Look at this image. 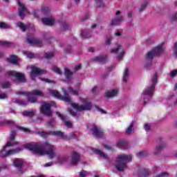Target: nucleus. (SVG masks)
<instances>
[{
	"instance_id": "9d476101",
	"label": "nucleus",
	"mask_w": 177,
	"mask_h": 177,
	"mask_svg": "<svg viewBox=\"0 0 177 177\" xmlns=\"http://www.w3.org/2000/svg\"><path fill=\"white\" fill-rule=\"evenodd\" d=\"M50 135H53L54 136H58V138H61V139H63L64 140H67V139H75L77 138V135L74 133H71L69 134V136L67 137L64 133L62 131H51L49 133Z\"/></svg>"
},
{
	"instance_id": "79ce46f5",
	"label": "nucleus",
	"mask_w": 177,
	"mask_h": 177,
	"mask_svg": "<svg viewBox=\"0 0 177 177\" xmlns=\"http://www.w3.org/2000/svg\"><path fill=\"white\" fill-rule=\"evenodd\" d=\"M81 35L82 38H89V34H88V32L85 30H82L81 32Z\"/></svg>"
},
{
	"instance_id": "9b49d317",
	"label": "nucleus",
	"mask_w": 177,
	"mask_h": 177,
	"mask_svg": "<svg viewBox=\"0 0 177 177\" xmlns=\"http://www.w3.org/2000/svg\"><path fill=\"white\" fill-rule=\"evenodd\" d=\"M41 74H43V71L39 68H37L35 66H31L30 78L32 80H35V77Z\"/></svg>"
},
{
	"instance_id": "7c9ffc66",
	"label": "nucleus",
	"mask_w": 177,
	"mask_h": 177,
	"mask_svg": "<svg viewBox=\"0 0 177 177\" xmlns=\"http://www.w3.org/2000/svg\"><path fill=\"white\" fill-rule=\"evenodd\" d=\"M23 54L25 56H26V57H28L29 59H33V57H35V56L34 55V54H32V53L29 52L28 50H24Z\"/></svg>"
},
{
	"instance_id": "c9c22d12",
	"label": "nucleus",
	"mask_w": 177,
	"mask_h": 177,
	"mask_svg": "<svg viewBox=\"0 0 177 177\" xmlns=\"http://www.w3.org/2000/svg\"><path fill=\"white\" fill-rule=\"evenodd\" d=\"M118 146L120 147V149H126L125 147L127 146V142L124 141H119L118 142Z\"/></svg>"
},
{
	"instance_id": "b1692460",
	"label": "nucleus",
	"mask_w": 177,
	"mask_h": 177,
	"mask_svg": "<svg viewBox=\"0 0 177 177\" xmlns=\"http://www.w3.org/2000/svg\"><path fill=\"white\" fill-rule=\"evenodd\" d=\"M118 94V89H113L112 91H109L105 93L106 97H114V96Z\"/></svg>"
},
{
	"instance_id": "4c0bfd02",
	"label": "nucleus",
	"mask_w": 177,
	"mask_h": 177,
	"mask_svg": "<svg viewBox=\"0 0 177 177\" xmlns=\"http://www.w3.org/2000/svg\"><path fill=\"white\" fill-rule=\"evenodd\" d=\"M55 125L56 124L55 123V120H51L47 122V127L48 128H53V127H55Z\"/></svg>"
},
{
	"instance_id": "3c124183",
	"label": "nucleus",
	"mask_w": 177,
	"mask_h": 177,
	"mask_svg": "<svg viewBox=\"0 0 177 177\" xmlns=\"http://www.w3.org/2000/svg\"><path fill=\"white\" fill-rule=\"evenodd\" d=\"M144 128L147 132L148 131H150V128H151L150 124H145L144 126Z\"/></svg>"
},
{
	"instance_id": "680f3d73",
	"label": "nucleus",
	"mask_w": 177,
	"mask_h": 177,
	"mask_svg": "<svg viewBox=\"0 0 177 177\" xmlns=\"http://www.w3.org/2000/svg\"><path fill=\"white\" fill-rule=\"evenodd\" d=\"M171 20H173L174 21L177 20V13L171 17Z\"/></svg>"
},
{
	"instance_id": "bb28decb",
	"label": "nucleus",
	"mask_w": 177,
	"mask_h": 177,
	"mask_svg": "<svg viewBox=\"0 0 177 177\" xmlns=\"http://www.w3.org/2000/svg\"><path fill=\"white\" fill-rule=\"evenodd\" d=\"M167 145H165V144H160L159 145H158L154 151V154L155 156H157L160 153V151H161V150H162V149H165V147H166Z\"/></svg>"
},
{
	"instance_id": "e433bc0d",
	"label": "nucleus",
	"mask_w": 177,
	"mask_h": 177,
	"mask_svg": "<svg viewBox=\"0 0 177 177\" xmlns=\"http://www.w3.org/2000/svg\"><path fill=\"white\" fill-rule=\"evenodd\" d=\"M147 8V2L143 3L138 9V12H143Z\"/></svg>"
},
{
	"instance_id": "6ab92c4d",
	"label": "nucleus",
	"mask_w": 177,
	"mask_h": 177,
	"mask_svg": "<svg viewBox=\"0 0 177 177\" xmlns=\"http://www.w3.org/2000/svg\"><path fill=\"white\" fill-rule=\"evenodd\" d=\"M27 41L30 45H42V41L35 37H28Z\"/></svg>"
},
{
	"instance_id": "e2e57ef3",
	"label": "nucleus",
	"mask_w": 177,
	"mask_h": 177,
	"mask_svg": "<svg viewBox=\"0 0 177 177\" xmlns=\"http://www.w3.org/2000/svg\"><path fill=\"white\" fill-rule=\"evenodd\" d=\"M69 113L71 115H73V116L77 115V113H75V112H73V110H69Z\"/></svg>"
},
{
	"instance_id": "4468645a",
	"label": "nucleus",
	"mask_w": 177,
	"mask_h": 177,
	"mask_svg": "<svg viewBox=\"0 0 177 177\" xmlns=\"http://www.w3.org/2000/svg\"><path fill=\"white\" fill-rule=\"evenodd\" d=\"M41 21L43 23L44 26H53L55 23H56V21L54 17H46V18H41Z\"/></svg>"
},
{
	"instance_id": "a878e982",
	"label": "nucleus",
	"mask_w": 177,
	"mask_h": 177,
	"mask_svg": "<svg viewBox=\"0 0 177 177\" xmlns=\"http://www.w3.org/2000/svg\"><path fill=\"white\" fill-rule=\"evenodd\" d=\"M91 150H92V151L95 153V154H97L98 156H100V157H102L103 158H104V160H107V158H109L107 155H106L105 153H103V151H102L99 149H96L95 148H93V149H91Z\"/></svg>"
},
{
	"instance_id": "4d7b16f0",
	"label": "nucleus",
	"mask_w": 177,
	"mask_h": 177,
	"mask_svg": "<svg viewBox=\"0 0 177 177\" xmlns=\"http://www.w3.org/2000/svg\"><path fill=\"white\" fill-rule=\"evenodd\" d=\"M52 165H53V162H47V163L44 164V167H52Z\"/></svg>"
},
{
	"instance_id": "0eeeda50",
	"label": "nucleus",
	"mask_w": 177,
	"mask_h": 177,
	"mask_svg": "<svg viewBox=\"0 0 177 177\" xmlns=\"http://www.w3.org/2000/svg\"><path fill=\"white\" fill-rule=\"evenodd\" d=\"M19 95H26L28 97V100L30 103H35L37 102L36 97H32V96H44V92L41 90H34L32 92H21Z\"/></svg>"
},
{
	"instance_id": "39448f33",
	"label": "nucleus",
	"mask_w": 177,
	"mask_h": 177,
	"mask_svg": "<svg viewBox=\"0 0 177 177\" xmlns=\"http://www.w3.org/2000/svg\"><path fill=\"white\" fill-rule=\"evenodd\" d=\"M79 104L77 103H71V106L76 110V111H88L92 109V104L89 99L85 97H79Z\"/></svg>"
},
{
	"instance_id": "2f4dec72",
	"label": "nucleus",
	"mask_w": 177,
	"mask_h": 177,
	"mask_svg": "<svg viewBox=\"0 0 177 177\" xmlns=\"http://www.w3.org/2000/svg\"><path fill=\"white\" fill-rule=\"evenodd\" d=\"M35 114V111H26L23 113V115L26 117H32Z\"/></svg>"
},
{
	"instance_id": "ddd939ff",
	"label": "nucleus",
	"mask_w": 177,
	"mask_h": 177,
	"mask_svg": "<svg viewBox=\"0 0 177 177\" xmlns=\"http://www.w3.org/2000/svg\"><path fill=\"white\" fill-rule=\"evenodd\" d=\"M64 75L66 78V82L68 84H73L74 82V79L73 78V72H71L68 68H66L64 69Z\"/></svg>"
},
{
	"instance_id": "ea45409f",
	"label": "nucleus",
	"mask_w": 177,
	"mask_h": 177,
	"mask_svg": "<svg viewBox=\"0 0 177 177\" xmlns=\"http://www.w3.org/2000/svg\"><path fill=\"white\" fill-rule=\"evenodd\" d=\"M173 50H174V56L175 57H177V42L174 43V47H173Z\"/></svg>"
},
{
	"instance_id": "aec40b11",
	"label": "nucleus",
	"mask_w": 177,
	"mask_h": 177,
	"mask_svg": "<svg viewBox=\"0 0 177 177\" xmlns=\"http://www.w3.org/2000/svg\"><path fill=\"white\" fill-rule=\"evenodd\" d=\"M92 132L94 136L96 138H102V136H103V132L100 131V129H99V128H97L96 126L93 127Z\"/></svg>"
},
{
	"instance_id": "2eb2a0df",
	"label": "nucleus",
	"mask_w": 177,
	"mask_h": 177,
	"mask_svg": "<svg viewBox=\"0 0 177 177\" xmlns=\"http://www.w3.org/2000/svg\"><path fill=\"white\" fill-rule=\"evenodd\" d=\"M122 21H124V17H119L118 18H113V19H111L109 26H111V27H114L115 26H120V24H121V23H122Z\"/></svg>"
},
{
	"instance_id": "0e129e2a",
	"label": "nucleus",
	"mask_w": 177,
	"mask_h": 177,
	"mask_svg": "<svg viewBox=\"0 0 177 177\" xmlns=\"http://www.w3.org/2000/svg\"><path fill=\"white\" fill-rule=\"evenodd\" d=\"M75 68L76 71H78V70H81V65L80 64L77 65Z\"/></svg>"
},
{
	"instance_id": "c756f323",
	"label": "nucleus",
	"mask_w": 177,
	"mask_h": 177,
	"mask_svg": "<svg viewBox=\"0 0 177 177\" xmlns=\"http://www.w3.org/2000/svg\"><path fill=\"white\" fill-rule=\"evenodd\" d=\"M154 56H157V55H156V53L152 50L148 52V53L146 55V59L147 60H153V58L154 57Z\"/></svg>"
},
{
	"instance_id": "a18cd8bd",
	"label": "nucleus",
	"mask_w": 177,
	"mask_h": 177,
	"mask_svg": "<svg viewBox=\"0 0 177 177\" xmlns=\"http://www.w3.org/2000/svg\"><path fill=\"white\" fill-rule=\"evenodd\" d=\"M0 28H9V24L3 22H0Z\"/></svg>"
},
{
	"instance_id": "6e6d98bb",
	"label": "nucleus",
	"mask_w": 177,
	"mask_h": 177,
	"mask_svg": "<svg viewBox=\"0 0 177 177\" xmlns=\"http://www.w3.org/2000/svg\"><path fill=\"white\" fill-rule=\"evenodd\" d=\"M62 30H67V28H68V25L67 24H64L62 26Z\"/></svg>"
},
{
	"instance_id": "7ed1b4c3",
	"label": "nucleus",
	"mask_w": 177,
	"mask_h": 177,
	"mask_svg": "<svg viewBox=\"0 0 177 177\" xmlns=\"http://www.w3.org/2000/svg\"><path fill=\"white\" fill-rule=\"evenodd\" d=\"M62 91L64 93V95H61L57 91H53L52 89H49V93L51 95V96H53L54 97H56L57 99H61L62 100H64V102H66V103H71V97L68 95V93H71L72 95H74L75 96H77L80 94V89H74L73 88H69L68 89V91H66L64 88H62Z\"/></svg>"
},
{
	"instance_id": "5701e85b",
	"label": "nucleus",
	"mask_w": 177,
	"mask_h": 177,
	"mask_svg": "<svg viewBox=\"0 0 177 177\" xmlns=\"http://www.w3.org/2000/svg\"><path fill=\"white\" fill-rule=\"evenodd\" d=\"M70 157L68 156H58L57 162L58 164H64L65 162H68Z\"/></svg>"
},
{
	"instance_id": "6e6552de",
	"label": "nucleus",
	"mask_w": 177,
	"mask_h": 177,
	"mask_svg": "<svg viewBox=\"0 0 177 177\" xmlns=\"http://www.w3.org/2000/svg\"><path fill=\"white\" fill-rule=\"evenodd\" d=\"M109 53L118 54V60H122V59H124V56H125L124 46L120 43H116L115 47L111 48L109 50Z\"/></svg>"
},
{
	"instance_id": "f03ea898",
	"label": "nucleus",
	"mask_w": 177,
	"mask_h": 177,
	"mask_svg": "<svg viewBox=\"0 0 177 177\" xmlns=\"http://www.w3.org/2000/svg\"><path fill=\"white\" fill-rule=\"evenodd\" d=\"M16 131H11L10 134L9 141L6 143V146L0 151V158H5V157H9V156H13V154H17L22 151L23 147H19L16 149H8V147L12 146H16L19 145V142H13L16 138Z\"/></svg>"
},
{
	"instance_id": "864d4df0",
	"label": "nucleus",
	"mask_w": 177,
	"mask_h": 177,
	"mask_svg": "<svg viewBox=\"0 0 177 177\" xmlns=\"http://www.w3.org/2000/svg\"><path fill=\"white\" fill-rule=\"evenodd\" d=\"M8 95L5 93H0V99H6Z\"/></svg>"
},
{
	"instance_id": "1a4fd4ad",
	"label": "nucleus",
	"mask_w": 177,
	"mask_h": 177,
	"mask_svg": "<svg viewBox=\"0 0 177 177\" xmlns=\"http://www.w3.org/2000/svg\"><path fill=\"white\" fill-rule=\"evenodd\" d=\"M52 106L56 107V103L54 102H51L50 103L43 102L40 108L41 113L47 117H50L52 115V111L50 110Z\"/></svg>"
},
{
	"instance_id": "dca6fc26",
	"label": "nucleus",
	"mask_w": 177,
	"mask_h": 177,
	"mask_svg": "<svg viewBox=\"0 0 177 177\" xmlns=\"http://www.w3.org/2000/svg\"><path fill=\"white\" fill-rule=\"evenodd\" d=\"M80 161V153L74 151L71 153V164L73 165H77Z\"/></svg>"
},
{
	"instance_id": "338daca9",
	"label": "nucleus",
	"mask_w": 177,
	"mask_h": 177,
	"mask_svg": "<svg viewBox=\"0 0 177 177\" xmlns=\"http://www.w3.org/2000/svg\"><path fill=\"white\" fill-rule=\"evenodd\" d=\"M145 156V152H140L138 153V157H143Z\"/></svg>"
},
{
	"instance_id": "4be33fe9",
	"label": "nucleus",
	"mask_w": 177,
	"mask_h": 177,
	"mask_svg": "<svg viewBox=\"0 0 177 177\" xmlns=\"http://www.w3.org/2000/svg\"><path fill=\"white\" fill-rule=\"evenodd\" d=\"M24 164V160L22 159L15 158L13 160V165L15 168H21Z\"/></svg>"
},
{
	"instance_id": "13d9d810",
	"label": "nucleus",
	"mask_w": 177,
	"mask_h": 177,
	"mask_svg": "<svg viewBox=\"0 0 177 177\" xmlns=\"http://www.w3.org/2000/svg\"><path fill=\"white\" fill-rule=\"evenodd\" d=\"M175 99V95L174 94H170L169 96L168 97L169 100H174Z\"/></svg>"
},
{
	"instance_id": "5fc2aeb1",
	"label": "nucleus",
	"mask_w": 177,
	"mask_h": 177,
	"mask_svg": "<svg viewBox=\"0 0 177 177\" xmlns=\"http://www.w3.org/2000/svg\"><path fill=\"white\" fill-rule=\"evenodd\" d=\"M49 10V9H48V8L46 7H43L41 8V12L42 13H44V15H46V12H48V11Z\"/></svg>"
},
{
	"instance_id": "09e8293b",
	"label": "nucleus",
	"mask_w": 177,
	"mask_h": 177,
	"mask_svg": "<svg viewBox=\"0 0 177 177\" xmlns=\"http://www.w3.org/2000/svg\"><path fill=\"white\" fill-rule=\"evenodd\" d=\"M104 149H106V150H110L111 151H113V150H114L113 147H111V146H110L109 145H104Z\"/></svg>"
},
{
	"instance_id": "69168bd1",
	"label": "nucleus",
	"mask_w": 177,
	"mask_h": 177,
	"mask_svg": "<svg viewBox=\"0 0 177 177\" xmlns=\"http://www.w3.org/2000/svg\"><path fill=\"white\" fill-rule=\"evenodd\" d=\"M41 81H44V82H52L51 80H48V79H41Z\"/></svg>"
},
{
	"instance_id": "f3484780",
	"label": "nucleus",
	"mask_w": 177,
	"mask_h": 177,
	"mask_svg": "<svg viewBox=\"0 0 177 177\" xmlns=\"http://www.w3.org/2000/svg\"><path fill=\"white\" fill-rule=\"evenodd\" d=\"M18 5L19 6V13L20 17L23 18L27 15V8L24 6L23 3H21L20 1H18Z\"/></svg>"
},
{
	"instance_id": "423d86ee",
	"label": "nucleus",
	"mask_w": 177,
	"mask_h": 177,
	"mask_svg": "<svg viewBox=\"0 0 177 177\" xmlns=\"http://www.w3.org/2000/svg\"><path fill=\"white\" fill-rule=\"evenodd\" d=\"M132 161V155H120L117 157L115 167L118 171H122L127 169V162Z\"/></svg>"
},
{
	"instance_id": "49530a36",
	"label": "nucleus",
	"mask_w": 177,
	"mask_h": 177,
	"mask_svg": "<svg viewBox=\"0 0 177 177\" xmlns=\"http://www.w3.org/2000/svg\"><path fill=\"white\" fill-rule=\"evenodd\" d=\"M170 77L172 78L176 77L177 75V70L171 71L169 73Z\"/></svg>"
},
{
	"instance_id": "412c9836",
	"label": "nucleus",
	"mask_w": 177,
	"mask_h": 177,
	"mask_svg": "<svg viewBox=\"0 0 177 177\" xmlns=\"http://www.w3.org/2000/svg\"><path fill=\"white\" fill-rule=\"evenodd\" d=\"M56 114L58 117H59V118H61V120H62V121H64V125L66 127H68V128H71L73 123L70 121H66V116L60 114L59 112H57Z\"/></svg>"
},
{
	"instance_id": "f8f14e48",
	"label": "nucleus",
	"mask_w": 177,
	"mask_h": 177,
	"mask_svg": "<svg viewBox=\"0 0 177 177\" xmlns=\"http://www.w3.org/2000/svg\"><path fill=\"white\" fill-rule=\"evenodd\" d=\"M8 75L15 77L19 82H24V75L21 73H19L16 71H9L8 72Z\"/></svg>"
},
{
	"instance_id": "c03bdc74",
	"label": "nucleus",
	"mask_w": 177,
	"mask_h": 177,
	"mask_svg": "<svg viewBox=\"0 0 177 177\" xmlns=\"http://www.w3.org/2000/svg\"><path fill=\"white\" fill-rule=\"evenodd\" d=\"M53 71L57 74H59V75L62 74V71L60 70V68H57V66H53Z\"/></svg>"
},
{
	"instance_id": "f704fd0d",
	"label": "nucleus",
	"mask_w": 177,
	"mask_h": 177,
	"mask_svg": "<svg viewBox=\"0 0 177 177\" xmlns=\"http://www.w3.org/2000/svg\"><path fill=\"white\" fill-rule=\"evenodd\" d=\"M17 26L18 27H19V28H21V30L22 31H24L25 30H27V26L26 25H24V24L21 23V22H18L17 24Z\"/></svg>"
},
{
	"instance_id": "de8ad7c7",
	"label": "nucleus",
	"mask_w": 177,
	"mask_h": 177,
	"mask_svg": "<svg viewBox=\"0 0 177 177\" xmlns=\"http://www.w3.org/2000/svg\"><path fill=\"white\" fill-rule=\"evenodd\" d=\"M19 129H21V131H24V132H26V133H30V132H31V131L27 128H24V127H19Z\"/></svg>"
},
{
	"instance_id": "72a5a7b5",
	"label": "nucleus",
	"mask_w": 177,
	"mask_h": 177,
	"mask_svg": "<svg viewBox=\"0 0 177 177\" xmlns=\"http://www.w3.org/2000/svg\"><path fill=\"white\" fill-rule=\"evenodd\" d=\"M15 122L13 120H6L4 122H0V125H13Z\"/></svg>"
},
{
	"instance_id": "37998d69",
	"label": "nucleus",
	"mask_w": 177,
	"mask_h": 177,
	"mask_svg": "<svg viewBox=\"0 0 177 177\" xmlns=\"http://www.w3.org/2000/svg\"><path fill=\"white\" fill-rule=\"evenodd\" d=\"M95 2L98 8H102V6H104V4L103 3V1H102V0H95Z\"/></svg>"
},
{
	"instance_id": "8fccbe9b",
	"label": "nucleus",
	"mask_w": 177,
	"mask_h": 177,
	"mask_svg": "<svg viewBox=\"0 0 177 177\" xmlns=\"http://www.w3.org/2000/svg\"><path fill=\"white\" fill-rule=\"evenodd\" d=\"M111 37H109L108 39H106V40L105 41V45L109 46V45H111Z\"/></svg>"
},
{
	"instance_id": "cd10ccee",
	"label": "nucleus",
	"mask_w": 177,
	"mask_h": 177,
	"mask_svg": "<svg viewBox=\"0 0 177 177\" xmlns=\"http://www.w3.org/2000/svg\"><path fill=\"white\" fill-rule=\"evenodd\" d=\"M129 78V70L128 68H126L123 73L122 81L123 82H127Z\"/></svg>"
},
{
	"instance_id": "bf43d9fd",
	"label": "nucleus",
	"mask_w": 177,
	"mask_h": 177,
	"mask_svg": "<svg viewBox=\"0 0 177 177\" xmlns=\"http://www.w3.org/2000/svg\"><path fill=\"white\" fill-rule=\"evenodd\" d=\"M161 176H169V173H168V172H163V173H162V174L159 176V177H161Z\"/></svg>"
},
{
	"instance_id": "393cba45",
	"label": "nucleus",
	"mask_w": 177,
	"mask_h": 177,
	"mask_svg": "<svg viewBox=\"0 0 177 177\" xmlns=\"http://www.w3.org/2000/svg\"><path fill=\"white\" fill-rule=\"evenodd\" d=\"M106 60H107V56L106 55H100L93 58V61L97 62V63H104Z\"/></svg>"
},
{
	"instance_id": "473e14b6",
	"label": "nucleus",
	"mask_w": 177,
	"mask_h": 177,
	"mask_svg": "<svg viewBox=\"0 0 177 177\" xmlns=\"http://www.w3.org/2000/svg\"><path fill=\"white\" fill-rule=\"evenodd\" d=\"M132 128H133V123L131 122L126 129V133L127 135H130V133H132Z\"/></svg>"
},
{
	"instance_id": "c85d7f7f",
	"label": "nucleus",
	"mask_w": 177,
	"mask_h": 177,
	"mask_svg": "<svg viewBox=\"0 0 177 177\" xmlns=\"http://www.w3.org/2000/svg\"><path fill=\"white\" fill-rule=\"evenodd\" d=\"M7 62L11 64H16V63H17V57L11 55L9 58L7 59Z\"/></svg>"
},
{
	"instance_id": "20e7f679",
	"label": "nucleus",
	"mask_w": 177,
	"mask_h": 177,
	"mask_svg": "<svg viewBox=\"0 0 177 177\" xmlns=\"http://www.w3.org/2000/svg\"><path fill=\"white\" fill-rule=\"evenodd\" d=\"M158 76L155 73L151 80V84L150 87L146 88L141 94V100H143L144 104L149 103L151 96H153V91H154V86L157 84Z\"/></svg>"
},
{
	"instance_id": "774afa93",
	"label": "nucleus",
	"mask_w": 177,
	"mask_h": 177,
	"mask_svg": "<svg viewBox=\"0 0 177 177\" xmlns=\"http://www.w3.org/2000/svg\"><path fill=\"white\" fill-rule=\"evenodd\" d=\"M97 110H98V111H100V113H102V114L106 113V111H104V110H103V109H102L98 108Z\"/></svg>"
},
{
	"instance_id": "603ef678",
	"label": "nucleus",
	"mask_w": 177,
	"mask_h": 177,
	"mask_svg": "<svg viewBox=\"0 0 177 177\" xmlns=\"http://www.w3.org/2000/svg\"><path fill=\"white\" fill-rule=\"evenodd\" d=\"M86 171H82L80 173L79 177H86Z\"/></svg>"
},
{
	"instance_id": "a211bd4d",
	"label": "nucleus",
	"mask_w": 177,
	"mask_h": 177,
	"mask_svg": "<svg viewBox=\"0 0 177 177\" xmlns=\"http://www.w3.org/2000/svg\"><path fill=\"white\" fill-rule=\"evenodd\" d=\"M164 50H165V48L162 44L156 46L153 49V53L156 56H160V55H162L164 53Z\"/></svg>"
},
{
	"instance_id": "052dcab7",
	"label": "nucleus",
	"mask_w": 177,
	"mask_h": 177,
	"mask_svg": "<svg viewBox=\"0 0 177 177\" xmlns=\"http://www.w3.org/2000/svg\"><path fill=\"white\" fill-rule=\"evenodd\" d=\"M114 35L115 37H121V35H122V33L121 32H116L114 33Z\"/></svg>"
},
{
	"instance_id": "58836bf2",
	"label": "nucleus",
	"mask_w": 177,
	"mask_h": 177,
	"mask_svg": "<svg viewBox=\"0 0 177 177\" xmlns=\"http://www.w3.org/2000/svg\"><path fill=\"white\" fill-rule=\"evenodd\" d=\"M1 88H3V89H6L8 88H10V83L9 82H3L1 84Z\"/></svg>"
},
{
	"instance_id": "f257e3e1",
	"label": "nucleus",
	"mask_w": 177,
	"mask_h": 177,
	"mask_svg": "<svg viewBox=\"0 0 177 177\" xmlns=\"http://www.w3.org/2000/svg\"><path fill=\"white\" fill-rule=\"evenodd\" d=\"M24 147L37 156L47 155L50 160H53L56 157L55 147L48 141L43 144H25Z\"/></svg>"
},
{
	"instance_id": "a19ab883",
	"label": "nucleus",
	"mask_w": 177,
	"mask_h": 177,
	"mask_svg": "<svg viewBox=\"0 0 177 177\" xmlns=\"http://www.w3.org/2000/svg\"><path fill=\"white\" fill-rule=\"evenodd\" d=\"M53 56H55V54L53 53H46L44 55V57L46 59H52V57H53Z\"/></svg>"
}]
</instances>
